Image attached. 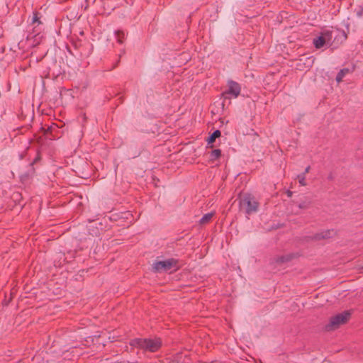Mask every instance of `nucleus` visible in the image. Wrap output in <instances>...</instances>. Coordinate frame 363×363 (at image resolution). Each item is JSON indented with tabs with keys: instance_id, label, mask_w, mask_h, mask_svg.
Wrapping results in <instances>:
<instances>
[{
	"instance_id": "nucleus-17",
	"label": "nucleus",
	"mask_w": 363,
	"mask_h": 363,
	"mask_svg": "<svg viewBox=\"0 0 363 363\" xmlns=\"http://www.w3.org/2000/svg\"><path fill=\"white\" fill-rule=\"evenodd\" d=\"M299 208H306L307 207L306 204L305 203H300L298 205Z\"/></svg>"
},
{
	"instance_id": "nucleus-14",
	"label": "nucleus",
	"mask_w": 363,
	"mask_h": 363,
	"mask_svg": "<svg viewBox=\"0 0 363 363\" xmlns=\"http://www.w3.org/2000/svg\"><path fill=\"white\" fill-rule=\"evenodd\" d=\"M116 36L117 38V41L119 43H122L123 42V39L125 38V33L123 31H120V30L116 31Z\"/></svg>"
},
{
	"instance_id": "nucleus-9",
	"label": "nucleus",
	"mask_w": 363,
	"mask_h": 363,
	"mask_svg": "<svg viewBox=\"0 0 363 363\" xmlns=\"http://www.w3.org/2000/svg\"><path fill=\"white\" fill-rule=\"evenodd\" d=\"M350 72V69L348 68L342 69L336 76L337 82L340 83L342 81L344 77Z\"/></svg>"
},
{
	"instance_id": "nucleus-5",
	"label": "nucleus",
	"mask_w": 363,
	"mask_h": 363,
	"mask_svg": "<svg viewBox=\"0 0 363 363\" xmlns=\"http://www.w3.org/2000/svg\"><path fill=\"white\" fill-rule=\"evenodd\" d=\"M177 265V261L174 259H169L167 260L159 261L153 264V269L157 272H166L171 269L172 267H175Z\"/></svg>"
},
{
	"instance_id": "nucleus-1",
	"label": "nucleus",
	"mask_w": 363,
	"mask_h": 363,
	"mask_svg": "<svg viewBox=\"0 0 363 363\" xmlns=\"http://www.w3.org/2000/svg\"><path fill=\"white\" fill-rule=\"evenodd\" d=\"M239 206L240 211L250 215L257 211L259 203L253 196L246 194L240 199Z\"/></svg>"
},
{
	"instance_id": "nucleus-10",
	"label": "nucleus",
	"mask_w": 363,
	"mask_h": 363,
	"mask_svg": "<svg viewBox=\"0 0 363 363\" xmlns=\"http://www.w3.org/2000/svg\"><path fill=\"white\" fill-rule=\"evenodd\" d=\"M220 136V131L218 130H215L211 135L208 138L207 142L208 144L213 143L215 140Z\"/></svg>"
},
{
	"instance_id": "nucleus-12",
	"label": "nucleus",
	"mask_w": 363,
	"mask_h": 363,
	"mask_svg": "<svg viewBox=\"0 0 363 363\" xmlns=\"http://www.w3.org/2000/svg\"><path fill=\"white\" fill-rule=\"evenodd\" d=\"M221 155V151L219 149L213 150L211 152L210 159L211 160H217Z\"/></svg>"
},
{
	"instance_id": "nucleus-4",
	"label": "nucleus",
	"mask_w": 363,
	"mask_h": 363,
	"mask_svg": "<svg viewBox=\"0 0 363 363\" xmlns=\"http://www.w3.org/2000/svg\"><path fill=\"white\" fill-rule=\"evenodd\" d=\"M228 90L223 93V96L225 99H230V96L233 98H237L241 91L240 85L233 80H229L228 82Z\"/></svg>"
},
{
	"instance_id": "nucleus-15",
	"label": "nucleus",
	"mask_w": 363,
	"mask_h": 363,
	"mask_svg": "<svg viewBox=\"0 0 363 363\" xmlns=\"http://www.w3.org/2000/svg\"><path fill=\"white\" fill-rule=\"evenodd\" d=\"M298 182L301 186H306V176L304 174H301L298 175Z\"/></svg>"
},
{
	"instance_id": "nucleus-11",
	"label": "nucleus",
	"mask_w": 363,
	"mask_h": 363,
	"mask_svg": "<svg viewBox=\"0 0 363 363\" xmlns=\"http://www.w3.org/2000/svg\"><path fill=\"white\" fill-rule=\"evenodd\" d=\"M213 213H206L205 214L200 220V223L201 224H206L207 223H208L212 217L213 216Z\"/></svg>"
},
{
	"instance_id": "nucleus-6",
	"label": "nucleus",
	"mask_w": 363,
	"mask_h": 363,
	"mask_svg": "<svg viewBox=\"0 0 363 363\" xmlns=\"http://www.w3.org/2000/svg\"><path fill=\"white\" fill-rule=\"evenodd\" d=\"M332 39V32L325 30L321 35L313 39V45L315 48H321L326 43H329Z\"/></svg>"
},
{
	"instance_id": "nucleus-2",
	"label": "nucleus",
	"mask_w": 363,
	"mask_h": 363,
	"mask_svg": "<svg viewBox=\"0 0 363 363\" xmlns=\"http://www.w3.org/2000/svg\"><path fill=\"white\" fill-rule=\"evenodd\" d=\"M350 316V313L347 311L339 313L335 316H333L328 324L325 327L328 331L334 330L338 328L341 325H343L347 322Z\"/></svg>"
},
{
	"instance_id": "nucleus-7",
	"label": "nucleus",
	"mask_w": 363,
	"mask_h": 363,
	"mask_svg": "<svg viewBox=\"0 0 363 363\" xmlns=\"http://www.w3.org/2000/svg\"><path fill=\"white\" fill-rule=\"evenodd\" d=\"M294 256L292 254L281 255L275 257L274 261L277 264L286 263L291 261L294 258Z\"/></svg>"
},
{
	"instance_id": "nucleus-3",
	"label": "nucleus",
	"mask_w": 363,
	"mask_h": 363,
	"mask_svg": "<svg viewBox=\"0 0 363 363\" xmlns=\"http://www.w3.org/2000/svg\"><path fill=\"white\" fill-rule=\"evenodd\" d=\"M134 345L141 349H144L150 352H155L160 348L161 342L159 340L137 339L135 340Z\"/></svg>"
},
{
	"instance_id": "nucleus-13",
	"label": "nucleus",
	"mask_w": 363,
	"mask_h": 363,
	"mask_svg": "<svg viewBox=\"0 0 363 363\" xmlns=\"http://www.w3.org/2000/svg\"><path fill=\"white\" fill-rule=\"evenodd\" d=\"M39 13L37 11H34L33 13V18H32V23H37L38 25H40L42 23V22L40 20Z\"/></svg>"
},
{
	"instance_id": "nucleus-8",
	"label": "nucleus",
	"mask_w": 363,
	"mask_h": 363,
	"mask_svg": "<svg viewBox=\"0 0 363 363\" xmlns=\"http://www.w3.org/2000/svg\"><path fill=\"white\" fill-rule=\"evenodd\" d=\"M332 231L331 230H325L323 231L321 233H317L314 238L316 240H321V239H328L330 238Z\"/></svg>"
},
{
	"instance_id": "nucleus-16",
	"label": "nucleus",
	"mask_w": 363,
	"mask_h": 363,
	"mask_svg": "<svg viewBox=\"0 0 363 363\" xmlns=\"http://www.w3.org/2000/svg\"><path fill=\"white\" fill-rule=\"evenodd\" d=\"M310 169H311L310 166H308V167L305 169V171H304V172H303V174H304V175L306 176V174L307 173H308V172H309Z\"/></svg>"
}]
</instances>
